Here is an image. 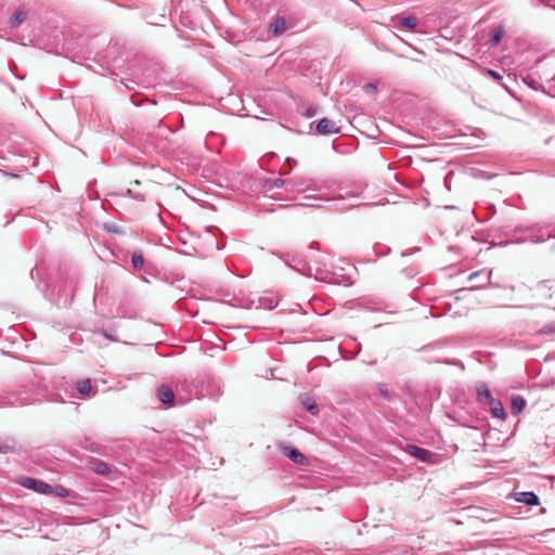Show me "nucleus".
I'll return each mask as SVG.
<instances>
[{
    "mask_svg": "<svg viewBox=\"0 0 555 555\" xmlns=\"http://www.w3.org/2000/svg\"><path fill=\"white\" fill-rule=\"evenodd\" d=\"M57 38L59 37H22L23 40L20 41V44L36 47L49 53L61 55L64 52V46H60Z\"/></svg>",
    "mask_w": 555,
    "mask_h": 555,
    "instance_id": "nucleus-1",
    "label": "nucleus"
},
{
    "mask_svg": "<svg viewBox=\"0 0 555 555\" xmlns=\"http://www.w3.org/2000/svg\"><path fill=\"white\" fill-rule=\"evenodd\" d=\"M552 334H555V322L551 323V324H546L535 332V335H538V336L552 335Z\"/></svg>",
    "mask_w": 555,
    "mask_h": 555,
    "instance_id": "nucleus-22",
    "label": "nucleus"
},
{
    "mask_svg": "<svg viewBox=\"0 0 555 555\" xmlns=\"http://www.w3.org/2000/svg\"><path fill=\"white\" fill-rule=\"evenodd\" d=\"M486 75L491 77L493 80L500 82L503 79L502 74L493 69H486Z\"/></svg>",
    "mask_w": 555,
    "mask_h": 555,
    "instance_id": "nucleus-29",
    "label": "nucleus"
},
{
    "mask_svg": "<svg viewBox=\"0 0 555 555\" xmlns=\"http://www.w3.org/2000/svg\"><path fill=\"white\" fill-rule=\"evenodd\" d=\"M2 172H3L4 175L9 176V177H12V178L17 177V175L10 173V172H7V171H4V170H2Z\"/></svg>",
    "mask_w": 555,
    "mask_h": 555,
    "instance_id": "nucleus-40",
    "label": "nucleus"
},
{
    "mask_svg": "<svg viewBox=\"0 0 555 555\" xmlns=\"http://www.w3.org/2000/svg\"><path fill=\"white\" fill-rule=\"evenodd\" d=\"M505 28H504V25L502 24H499L496 26H494L491 31L489 33V35H493V36H501V35H505Z\"/></svg>",
    "mask_w": 555,
    "mask_h": 555,
    "instance_id": "nucleus-30",
    "label": "nucleus"
},
{
    "mask_svg": "<svg viewBox=\"0 0 555 555\" xmlns=\"http://www.w3.org/2000/svg\"><path fill=\"white\" fill-rule=\"evenodd\" d=\"M131 263L135 270H140L144 266V258L141 251L133 253Z\"/></svg>",
    "mask_w": 555,
    "mask_h": 555,
    "instance_id": "nucleus-20",
    "label": "nucleus"
},
{
    "mask_svg": "<svg viewBox=\"0 0 555 555\" xmlns=\"http://www.w3.org/2000/svg\"><path fill=\"white\" fill-rule=\"evenodd\" d=\"M317 114V108L313 107V106H310L306 109V112L304 113V115L307 117V118H311L313 117L314 115Z\"/></svg>",
    "mask_w": 555,
    "mask_h": 555,
    "instance_id": "nucleus-33",
    "label": "nucleus"
},
{
    "mask_svg": "<svg viewBox=\"0 0 555 555\" xmlns=\"http://www.w3.org/2000/svg\"><path fill=\"white\" fill-rule=\"evenodd\" d=\"M513 498L516 502L524 503L529 506H537L540 504V499L533 491L515 492Z\"/></svg>",
    "mask_w": 555,
    "mask_h": 555,
    "instance_id": "nucleus-8",
    "label": "nucleus"
},
{
    "mask_svg": "<svg viewBox=\"0 0 555 555\" xmlns=\"http://www.w3.org/2000/svg\"><path fill=\"white\" fill-rule=\"evenodd\" d=\"M533 4H543L545 7H550L552 9H555V0H532Z\"/></svg>",
    "mask_w": 555,
    "mask_h": 555,
    "instance_id": "nucleus-31",
    "label": "nucleus"
},
{
    "mask_svg": "<svg viewBox=\"0 0 555 555\" xmlns=\"http://www.w3.org/2000/svg\"><path fill=\"white\" fill-rule=\"evenodd\" d=\"M289 183L288 180L282 178L267 179L263 183V188L267 192H273L272 197L281 198V194L275 192V190L284 189L285 184Z\"/></svg>",
    "mask_w": 555,
    "mask_h": 555,
    "instance_id": "nucleus-11",
    "label": "nucleus"
},
{
    "mask_svg": "<svg viewBox=\"0 0 555 555\" xmlns=\"http://www.w3.org/2000/svg\"><path fill=\"white\" fill-rule=\"evenodd\" d=\"M299 398L306 411H308L312 415H317L319 413V405L317 404L315 400L312 397H310L307 393H304Z\"/></svg>",
    "mask_w": 555,
    "mask_h": 555,
    "instance_id": "nucleus-15",
    "label": "nucleus"
},
{
    "mask_svg": "<svg viewBox=\"0 0 555 555\" xmlns=\"http://www.w3.org/2000/svg\"><path fill=\"white\" fill-rule=\"evenodd\" d=\"M55 495L59 498H67L69 495L68 489L62 487V486H52V490L50 492V495Z\"/></svg>",
    "mask_w": 555,
    "mask_h": 555,
    "instance_id": "nucleus-21",
    "label": "nucleus"
},
{
    "mask_svg": "<svg viewBox=\"0 0 555 555\" xmlns=\"http://www.w3.org/2000/svg\"><path fill=\"white\" fill-rule=\"evenodd\" d=\"M291 183L289 184H285V188L284 190L286 192H296L298 191V189L302 185V183H299L297 181H295L294 179H287Z\"/></svg>",
    "mask_w": 555,
    "mask_h": 555,
    "instance_id": "nucleus-26",
    "label": "nucleus"
},
{
    "mask_svg": "<svg viewBox=\"0 0 555 555\" xmlns=\"http://www.w3.org/2000/svg\"><path fill=\"white\" fill-rule=\"evenodd\" d=\"M364 89L367 91V92H371V91H375L376 90V86L373 85V83H367L364 86Z\"/></svg>",
    "mask_w": 555,
    "mask_h": 555,
    "instance_id": "nucleus-37",
    "label": "nucleus"
},
{
    "mask_svg": "<svg viewBox=\"0 0 555 555\" xmlns=\"http://www.w3.org/2000/svg\"><path fill=\"white\" fill-rule=\"evenodd\" d=\"M90 464L93 472L98 475L107 476L112 472L109 465L102 460L91 459Z\"/></svg>",
    "mask_w": 555,
    "mask_h": 555,
    "instance_id": "nucleus-13",
    "label": "nucleus"
},
{
    "mask_svg": "<svg viewBox=\"0 0 555 555\" xmlns=\"http://www.w3.org/2000/svg\"><path fill=\"white\" fill-rule=\"evenodd\" d=\"M502 37H490V46L496 47L501 42Z\"/></svg>",
    "mask_w": 555,
    "mask_h": 555,
    "instance_id": "nucleus-35",
    "label": "nucleus"
},
{
    "mask_svg": "<svg viewBox=\"0 0 555 555\" xmlns=\"http://www.w3.org/2000/svg\"><path fill=\"white\" fill-rule=\"evenodd\" d=\"M26 18V12L24 10H17L10 18L12 26H18Z\"/></svg>",
    "mask_w": 555,
    "mask_h": 555,
    "instance_id": "nucleus-19",
    "label": "nucleus"
},
{
    "mask_svg": "<svg viewBox=\"0 0 555 555\" xmlns=\"http://www.w3.org/2000/svg\"><path fill=\"white\" fill-rule=\"evenodd\" d=\"M20 485L26 489H30L40 494L50 495V492L52 490L51 485H49L40 479L33 478V477H23L20 480Z\"/></svg>",
    "mask_w": 555,
    "mask_h": 555,
    "instance_id": "nucleus-2",
    "label": "nucleus"
},
{
    "mask_svg": "<svg viewBox=\"0 0 555 555\" xmlns=\"http://www.w3.org/2000/svg\"><path fill=\"white\" fill-rule=\"evenodd\" d=\"M490 412L493 417H496L499 420L505 421L507 417V414L504 410L503 403L500 400H493V403L489 404Z\"/></svg>",
    "mask_w": 555,
    "mask_h": 555,
    "instance_id": "nucleus-16",
    "label": "nucleus"
},
{
    "mask_svg": "<svg viewBox=\"0 0 555 555\" xmlns=\"http://www.w3.org/2000/svg\"><path fill=\"white\" fill-rule=\"evenodd\" d=\"M157 399L164 404H172L175 401V393L172 389L166 385H160L156 389Z\"/></svg>",
    "mask_w": 555,
    "mask_h": 555,
    "instance_id": "nucleus-12",
    "label": "nucleus"
},
{
    "mask_svg": "<svg viewBox=\"0 0 555 555\" xmlns=\"http://www.w3.org/2000/svg\"><path fill=\"white\" fill-rule=\"evenodd\" d=\"M132 184H134L135 186H139L140 181H139V180H134V181L132 182Z\"/></svg>",
    "mask_w": 555,
    "mask_h": 555,
    "instance_id": "nucleus-43",
    "label": "nucleus"
},
{
    "mask_svg": "<svg viewBox=\"0 0 555 555\" xmlns=\"http://www.w3.org/2000/svg\"><path fill=\"white\" fill-rule=\"evenodd\" d=\"M477 401L481 405H489L493 403V396L486 383H478L476 386Z\"/></svg>",
    "mask_w": 555,
    "mask_h": 555,
    "instance_id": "nucleus-7",
    "label": "nucleus"
},
{
    "mask_svg": "<svg viewBox=\"0 0 555 555\" xmlns=\"http://www.w3.org/2000/svg\"><path fill=\"white\" fill-rule=\"evenodd\" d=\"M288 29L287 23L284 17L278 16L270 25H269V34L270 35H279Z\"/></svg>",
    "mask_w": 555,
    "mask_h": 555,
    "instance_id": "nucleus-14",
    "label": "nucleus"
},
{
    "mask_svg": "<svg viewBox=\"0 0 555 555\" xmlns=\"http://www.w3.org/2000/svg\"><path fill=\"white\" fill-rule=\"evenodd\" d=\"M286 162L288 163V169L284 170V168L282 167V173H287L292 166L296 164V160L291 158H287Z\"/></svg>",
    "mask_w": 555,
    "mask_h": 555,
    "instance_id": "nucleus-36",
    "label": "nucleus"
},
{
    "mask_svg": "<svg viewBox=\"0 0 555 555\" xmlns=\"http://www.w3.org/2000/svg\"><path fill=\"white\" fill-rule=\"evenodd\" d=\"M405 451L424 463H433L434 459L437 456L434 452L414 444H408Z\"/></svg>",
    "mask_w": 555,
    "mask_h": 555,
    "instance_id": "nucleus-5",
    "label": "nucleus"
},
{
    "mask_svg": "<svg viewBox=\"0 0 555 555\" xmlns=\"http://www.w3.org/2000/svg\"><path fill=\"white\" fill-rule=\"evenodd\" d=\"M399 47L395 49H386L387 51L400 56V57H406L412 59L414 61H418L416 57H413L410 55L411 51L416 52L417 54L425 55V52L422 50H418L417 48H414L412 44L405 42L402 37H397Z\"/></svg>",
    "mask_w": 555,
    "mask_h": 555,
    "instance_id": "nucleus-3",
    "label": "nucleus"
},
{
    "mask_svg": "<svg viewBox=\"0 0 555 555\" xmlns=\"http://www.w3.org/2000/svg\"><path fill=\"white\" fill-rule=\"evenodd\" d=\"M524 82L534 90H538L541 87V85L530 75H527L524 78Z\"/></svg>",
    "mask_w": 555,
    "mask_h": 555,
    "instance_id": "nucleus-27",
    "label": "nucleus"
},
{
    "mask_svg": "<svg viewBox=\"0 0 555 555\" xmlns=\"http://www.w3.org/2000/svg\"><path fill=\"white\" fill-rule=\"evenodd\" d=\"M81 448L89 450L91 452H94V453H100L99 446L89 441L88 439H86L85 443H81Z\"/></svg>",
    "mask_w": 555,
    "mask_h": 555,
    "instance_id": "nucleus-28",
    "label": "nucleus"
},
{
    "mask_svg": "<svg viewBox=\"0 0 555 555\" xmlns=\"http://www.w3.org/2000/svg\"><path fill=\"white\" fill-rule=\"evenodd\" d=\"M282 453L295 464L306 465L308 463L307 457L298 449L292 446L283 447Z\"/></svg>",
    "mask_w": 555,
    "mask_h": 555,
    "instance_id": "nucleus-10",
    "label": "nucleus"
},
{
    "mask_svg": "<svg viewBox=\"0 0 555 555\" xmlns=\"http://www.w3.org/2000/svg\"><path fill=\"white\" fill-rule=\"evenodd\" d=\"M77 389H78L79 393L82 395V396L90 395L91 391H92V386H91L90 379L87 378V379L78 382L77 383Z\"/></svg>",
    "mask_w": 555,
    "mask_h": 555,
    "instance_id": "nucleus-18",
    "label": "nucleus"
},
{
    "mask_svg": "<svg viewBox=\"0 0 555 555\" xmlns=\"http://www.w3.org/2000/svg\"><path fill=\"white\" fill-rule=\"evenodd\" d=\"M554 286V281L552 280H543V281H540L537 283L535 287L537 289L541 291V289H548L551 291Z\"/></svg>",
    "mask_w": 555,
    "mask_h": 555,
    "instance_id": "nucleus-25",
    "label": "nucleus"
},
{
    "mask_svg": "<svg viewBox=\"0 0 555 555\" xmlns=\"http://www.w3.org/2000/svg\"><path fill=\"white\" fill-rule=\"evenodd\" d=\"M38 274H39V271L37 270V268L33 269L30 272V275L33 279H35V275H38Z\"/></svg>",
    "mask_w": 555,
    "mask_h": 555,
    "instance_id": "nucleus-39",
    "label": "nucleus"
},
{
    "mask_svg": "<svg viewBox=\"0 0 555 555\" xmlns=\"http://www.w3.org/2000/svg\"><path fill=\"white\" fill-rule=\"evenodd\" d=\"M288 267L294 270L305 273L308 269L307 262L297 254L282 253L276 254Z\"/></svg>",
    "mask_w": 555,
    "mask_h": 555,
    "instance_id": "nucleus-4",
    "label": "nucleus"
},
{
    "mask_svg": "<svg viewBox=\"0 0 555 555\" xmlns=\"http://www.w3.org/2000/svg\"><path fill=\"white\" fill-rule=\"evenodd\" d=\"M126 195L138 202H144L145 195L140 192H134L132 189H127Z\"/></svg>",
    "mask_w": 555,
    "mask_h": 555,
    "instance_id": "nucleus-24",
    "label": "nucleus"
},
{
    "mask_svg": "<svg viewBox=\"0 0 555 555\" xmlns=\"http://www.w3.org/2000/svg\"><path fill=\"white\" fill-rule=\"evenodd\" d=\"M376 388L378 390V393L386 400V401H391L392 400V396L391 393L389 392L388 388L386 385L384 384H377L376 385Z\"/></svg>",
    "mask_w": 555,
    "mask_h": 555,
    "instance_id": "nucleus-23",
    "label": "nucleus"
},
{
    "mask_svg": "<svg viewBox=\"0 0 555 555\" xmlns=\"http://www.w3.org/2000/svg\"><path fill=\"white\" fill-rule=\"evenodd\" d=\"M402 273L405 274V276L409 279L413 278L416 274V272L413 269H403Z\"/></svg>",
    "mask_w": 555,
    "mask_h": 555,
    "instance_id": "nucleus-34",
    "label": "nucleus"
},
{
    "mask_svg": "<svg viewBox=\"0 0 555 555\" xmlns=\"http://www.w3.org/2000/svg\"><path fill=\"white\" fill-rule=\"evenodd\" d=\"M526 405H527V401L524 397L514 396L512 398V405H511L512 414H514V415L520 414L525 410Z\"/></svg>",
    "mask_w": 555,
    "mask_h": 555,
    "instance_id": "nucleus-17",
    "label": "nucleus"
},
{
    "mask_svg": "<svg viewBox=\"0 0 555 555\" xmlns=\"http://www.w3.org/2000/svg\"><path fill=\"white\" fill-rule=\"evenodd\" d=\"M315 130H317L318 134H323V135H328V134H334V133L339 132V128L336 126V122L328 118L320 119L319 122L317 124Z\"/></svg>",
    "mask_w": 555,
    "mask_h": 555,
    "instance_id": "nucleus-9",
    "label": "nucleus"
},
{
    "mask_svg": "<svg viewBox=\"0 0 555 555\" xmlns=\"http://www.w3.org/2000/svg\"><path fill=\"white\" fill-rule=\"evenodd\" d=\"M393 26L401 30H414L418 24L417 18L414 16H395L391 18Z\"/></svg>",
    "mask_w": 555,
    "mask_h": 555,
    "instance_id": "nucleus-6",
    "label": "nucleus"
},
{
    "mask_svg": "<svg viewBox=\"0 0 555 555\" xmlns=\"http://www.w3.org/2000/svg\"><path fill=\"white\" fill-rule=\"evenodd\" d=\"M9 447L8 446H2L0 444V453H7L9 451Z\"/></svg>",
    "mask_w": 555,
    "mask_h": 555,
    "instance_id": "nucleus-38",
    "label": "nucleus"
},
{
    "mask_svg": "<svg viewBox=\"0 0 555 555\" xmlns=\"http://www.w3.org/2000/svg\"><path fill=\"white\" fill-rule=\"evenodd\" d=\"M478 272H474L469 275V280H473L474 278L478 276Z\"/></svg>",
    "mask_w": 555,
    "mask_h": 555,
    "instance_id": "nucleus-41",
    "label": "nucleus"
},
{
    "mask_svg": "<svg viewBox=\"0 0 555 555\" xmlns=\"http://www.w3.org/2000/svg\"><path fill=\"white\" fill-rule=\"evenodd\" d=\"M101 333L103 334V336L112 341H117L118 338L117 336H115L113 333H109L107 332L106 330H102Z\"/></svg>",
    "mask_w": 555,
    "mask_h": 555,
    "instance_id": "nucleus-32",
    "label": "nucleus"
},
{
    "mask_svg": "<svg viewBox=\"0 0 555 555\" xmlns=\"http://www.w3.org/2000/svg\"><path fill=\"white\" fill-rule=\"evenodd\" d=\"M373 43L376 46L377 49H382V47L379 46V42L377 40H374Z\"/></svg>",
    "mask_w": 555,
    "mask_h": 555,
    "instance_id": "nucleus-42",
    "label": "nucleus"
}]
</instances>
